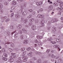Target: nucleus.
Returning <instances> with one entry per match:
<instances>
[{
    "mask_svg": "<svg viewBox=\"0 0 63 63\" xmlns=\"http://www.w3.org/2000/svg\"><path fill=\"white\" fill-rule=\"evenodd\" d=\"M23 59V62H25L27 61V59L28 58L27 57L25 56H23L22 57Z\"/></svg>",
    "mask_w": 63,
    "mask_h": 63,
    "instance_id": "1",
    "label": "nucleus"
},
{
    "mask_svg": "<svg viewBox=\"0 0 63 63\" xmlns=\"http://www.w3.org/2000/svg\"><path fill=\"white\" fill-rule=\"evenodd\" d=\"M54 47L55 48H57L58 47L59 51L60 50V49L59 48V45H55L54 46Z\"/></svg>",
    "mask_w": 63,
    "mask_h": 63,
    "instance_id": "2",
    "label": "nucleus"
},
{
    "mask_svg": "<svg viewBox=\"0 0 63 63\" xmlns=\"http://www.w3.org/2000/svg\"><path fill=\"white\" fill-rule=\"evenodd\" d=\"M58 21V20L57 19H53L51 20V22L52 23H54V22H56Z\"/></svg>",
    "mask_w": 63,
    "mask_h": 63,
    "instance_id": "3",
    "label": "nucleus"
},
{
    "mask_svg": "<svg viewBox=\"0 0 63 63\" xmlns=\"http://www.w3.org/2000/svg\"><path fill=\"white\" fill-rule=\"evenodd\" d=\"M43 4V1H40V2H37L36 3V4L37 6H41Z\"/></svg>",
    "mask_w": 63,
    "mask_h": 63,
    "instance_id": "4",
    "label": "nucleus"
},
{
    "mask_svg": "<svg viewBox=\"0 0 63 63\" xmlns=\"http://www.w3.org/2000/svg\"><path fill=\"white\" fill-rule=\"evenodd\" d=\"M44 20H42V21L40 22V24H41L42 25L41 26V27H42V26H45V25L44 24Z\"/></svg>",
    "mask_w": 63,
    "mask_h": 63,
    "instance_id": "5",
    "label": "nucleus"
},
{
    "mask_svg": "<svg viewBox=\"0 0 63 63\" xmlns=\"http://www.w3.org/2000/svg\"><path fill=\"white\" fill-rule=\"evenodd\" d=\"M28 43V40H25L23 42L24 44H26Z\"/></svg>",
    "mask_w": 63,
    "mask_h": 63,
    "instance_id": "6",
    "label": "nucleus"
},
{
    "mask_svg": "<svg viewBox=\"0 0 63 63\" xmlns=\"http://www.w3.org/2000/svg\"><path fill=\"white\" fill-rule=\"evenodd\" d=\"M37 16L38 17H39V18H42V17H43V16H44V15H43L39 14Z\"/></svg>",
    "mask_w": 63,
    "mask_h": 63,
    "instance_id": "7",
    "label": "nucleus"
},
{
    "mask_svg": "<svg viewBox=\"0 0 63 63\" xmlns=\"http://www.w3.org/2000/svg\"><path fill=\"white\" fill-rule=\"evenodd\" d=\"M38 45L39 47H41L42 46V44L41 42H39L38 43Z\"/></svg>",
    "mask_w": 63,
    "mask_h": 63,
    "instance_id": "8",
    "label": "nucleus"
},
{
    "mask_svg": "<svg viewBox=\"0 0 63 63\" xmlns=\"http://www.w3.org/2000/svg\"><path fill=\"white\" fill-rule=\"evenodd\" d=\"M32 29L33 30H35L36 29V26H32Z\"/></svg>",
    "mask_w": 63,
    "mask_h": 63,
    "instance_id": "9",
    "label": "nucleus"
},
{
    "mask_svg": "<svg viewBox=\"0 0 63 63\" xmlns=\"http://www.w3.org/2000/svg\"><path fill=\"white\" fill-rule=\"evenodd\" d=\"M18 59L19 60L17 61H16V62L17 63H21V60H20V57H19L18 58Z\"/></svg>",
    "mask_w": 63,
    "mask_h": 63,
    "instance_id": "10",
    "label": "nucleus"
},
{
    "mask_svg": "<svg viewBox=\"0 0 63 63\" xmlns=\"http://www.w3.org/2000/svg\"><path fill=\"white\" fill-rule=\"evenodd\" d=\"M22 32L23 33H26L27 32V30L24 29H22Z\"/></svg>",
    "mask_w": 63,
    "mask_h": 63,
    "instance_id": "11",
    "label": "nucleus"
},
{
    "mask_svg": "<svg viewBox=\"0 0 63 63\" xmlns=\"http://www.w3.org/2000/svg\"><path fill=\"white\" fill-rule=\"evenodd\" d=\"M53 7L52 6H49L48 8V9L50 10H51L52 9Z\"/></svg>",
    "mask_w": 63,
    "mask_h": 63,
    "instance_id": "12",
    "label": "nucleus"
},
{
    "mask_svg": "<svg viewBox=\"0 0 63 63\" xmlns=\"http://www.w3.org/2000/svg\"><path fill=\"white\" fill-rule=\"evenodd\" d=\"M27 20V19H25L24 21V23H25V24H27V23H28Z\"/></svg>",
    "mask_w": 63,
    "mask_h": 63,
    "instance_id": "13",
    "label": "nucleus"
},
{
    "mask_svg": "<svg viewBox=\"0 0 63 63\" xmlns=\"http://www.w3.org/2000/svg\"><path fill=\"white\" fill-rule=\"evenodd\" d=\"M15 16L16 18H18L20 17V15H19L16 14L15 15Z\"/></svg>",
    "mask_w": 63,
    "mask_h": 63,
    "instance_id": "14",
    "label": "nucleus"
},
{
    "mask_svg": "<svg viewBox=\"0 0 63 63\" xmlns=\"http://www.w3.org/2000/svg\"><path fill=\"white\" fill-rule=\"evenodd\" d=\"M21 25H19L18 26L17 28L18 29H21Z\"/></svg>",
    "mask_w": 63,
    "mask_h": 63,
    "instance_id": "15",
    "label": "nucleus"
},
{
    "mask_svg": "<svg viewBox=\"0 0 63 63\" xmlns=\"http://www.w3.org/2000/svg\"><path fill=\"white\" fill-rule=\"evenodd\" d=\"M43 37L42 36H41L39 35H38V36H37V39H42V38Z\"/></svg>",
    "mask_w": 63,
    "mask_h": 63,
    "instance_id": "16",
    "label": "nucleus"
},
{
    "mask_svg": "<svg viewBox=\"0 0 63 63\" xmlns=\"http://www.w3.org/2000/svg\"><path fill=\"white\" fill-rule=\"evenodd\" d=\"M55 30L54 28H53L52 30V32L53 33H55Z\"/></svg>",
    "mask_w": 63,
    "mask_h": 63,
    "instance_id": "17",
    "label": "nucleus"
},
{
    "mask_svg": "<svg viewBox=\"0 0 63 63\" xmlns=\"http://www.w3.org/2000/svg\"><path fill=\"white\" fill-rule=\"evenodd\" d=\"M18 37V33H16L14 35V37L15 38H16Z\"/></svg>",
    "mask_w": 63,
    "mask_h": 63,
    "instance_id": "18",
    "label": "nucleus"
},
{
    "mask_svg": "<svg viewBox=\"0 0 63 63\" xmlns=\"http://www.w3.org/2000/svg\"><path fill=\"white\" fill-rule=\"evenodd\" d=\"M13 5H16V2L15 1H13Z\"/></svg>",
    "mask_w": 63,
    "mask_h": 63,
    "instance_id": "19",
    "label": "nucleus"
},
{
    "mask_svg": "<svg viewBox=\"0 0 63 63\" xmlns=\"http://www.w3.org/2000/svg\"><path fill=\"white\" fill-rule=\"evenodd\" d=\"M35 53L36 54H41L42 53L40 52L37 51Z\"/></svg>",
    "mask_w": 63,
    "mask_h": 63,
    "instance_id": "20",
    "label": "nucleus"
},
{
    "mask_svg": "<svg viewBox=\"0 0 63 63\" xmlns=\"http://www.w3.org/2000/svg\"><path fill=\"white\" fill-rule=\"evenodd\" d=\"M20 39H21V40H23V39H24V38H23V35H20Z\"/></svg>",
    "mask_w": 63,
    "mask_h": 63,
    "instance_id": "21",
    "label": "nucleus"
},
{
    "mask_svg": "<svg viewBox=\"0 0 63 63\" xmlns=\"http://www.w3.org/2000/svg\"><path fill=\"white\" fill-rule=\"evenodd\" d=\"M9 61L10 62H12L14 61V59L11 58L9 59Z\"/></svg>",
    "mask_w": 63,
    "mask_h": 63,
    "instance_id": "22",
    "label": "nucleus"
},
{
    "mask_svg": "<svg viewBox=\"0 0 63 63\" xmlns=\"http://www.w3.org/2000/svg\"><path fill=\"white\" fill-rule=\"evenodd\" d=\"M26 51H25L23 52L22 55L23 56L24 55H25L26 54Z\"/></svg>",
    "mask_w": 63,
    "mask_h": 63,
    "instance_id": "23",
    "label": "nucleus"
},
{
    "mask_svg": "<svg viewBox=\"0 0 63 63\" xmlns=\"http://www.w3.org/2000/svg\"><path fill=\"white\" fill-rule=\"evenodd\" d=\"M56 2L58 3H61V2H62V1L60 0H57L56 1Z\"/></svg>",
    "mask_w": 63,
    "mask_h": 63,
    "instance_id": "24",
    "label": "nucleus"
},
{
    "mask_svg": "<svg viewBox=\"0 0 63 63\" xmlns=\"http://www.w3.org/2000/svg\"><path fill=\"white\" fill-rule=\"evenodd\" d=\"M53 5L54 6H57L58 4L57 3H53Z\"/></svg>",
    "mask_w": 63,
    "mask_h": 63,
    "instance_id": "25",
    "label": "nucleus"
},
{
    "mask_svg": "<svg viewBox=\"0 0 63 63\" xmlns=\"http://www.w3.org/2000/svg\"><path fill=\"white\" fill-rule=\"evenodd\" d=\"M2 60H4V61H6V60H7V58H3L2 59Z\"/></svg>",
    "mask_w": 63,
    "mask_h": 63,
    "instance_id": "26",
    "label": "nucleus"
},
{
    "mask_svg": "<svg viewBox=\"0 0 63 63\" xmlns=\"http://www.w3.org/2000/svg\"><path fill=\"white\" fill-rule=\"evenodd\" d=\"M37 62L38 63H40L41 62V60L40 59H39L38 60Z\"/></svg>",
    "mask_w": 63,
    "mask_h": 63,
    "instance_id": "27",
    "label": "nucleus"
},
{
    "mask_svg": "<svg viewBox=\"0 0 63 63\" xmlns=\"http://www.w3.org/2000/svg\"><path fill=\"white\" fill-rule=\"evenodd\" d=\"M2 19H6L7 18V16H5L4 17H2Z\"/></svg>",
    "mask_w": 63,
    "mask_h": 63,
    "instance_id": "28",
    "label": "nucleus"
},
{
    "mask_svg": "<svg viewBox=\"0 0 63 63\" xmlns=\"http://www.w3.org/2000/svg\"><path fill=\"white\" fill-rule=\"evenodd\" d=\"M47 40L48 41L50 42V41H52V38H50V39H48Z\"/></svg>",
    "mask_w": 63,
    "mask_h": 63,
    "instance_id": "29",
    "label": "nucleus"
},
{
    "mask_svg": "<svg viewBox=\"0 0 63 63\" xmlns=\"http://www.w3.org/2000/svg\"><path fill=\"white\" fill-rule=\"evenodd\" d=\"M10 33L9 32H7V35L8 36H10Z\"/></svg>",
    "mask_w": 63,
    "mask_h": 63,
    "instance_id": "30",
    "label": "nucleus"
},
{
    "mask_svg": "<svg viewBox=\"0 0 63 63\" xmlns=\"http://www.w3.org/2000/svg\"><path fill=\"white\" fill-rule=\"evenodd\" d=\"M22 15L23 16H25L26 15V13L25 12H24L22 13Z\"/></svg>",
    "mask_w": 63,
    "mask_h": 63,
    "instance_id": "31",
    "label": "nucleus"
},
{
    "mask_svg": "<svg viewBox=\"0 0 63 63\" xmlns=\"http://www.w3.org/2000/svg\"><path fill=\"white\" fill-rule=\"evenodd\" d=\"M61 41V39H57V42H59Z\"/></svg>",
    "mask_w": 63,
    "mask_h": 63,
    "instance_id": "32",
    "label": "nucleus"
},
{
    "mask_svg": "<svg viewBox=\"0 0 63 63\" xmlns=\"http://www.w3.org/2000/svg\"><path fill=\"white\" fill-rule=\"evenodd\" d=\"M33 23L32 22H30L28 24L29 25H30V26Z\"/></svg>",
    "mask_w": 63,
    "mask_h": 63,
    "instance_id": "33",
    "label": "nucleus"
},
{
    "mask_svg": "<svg viewBox=\"0 0 63 63\" xmlns=\"http://www.w3.org/2000/svg\"><path fill=\"white\" fill-rule=\"evenodd\" d=\"M23 6L24 7H25L26 6V3H24L23 4Z\"/></svg>",
    "mask_w": 63,
    "mask_h": 63,
    "instance_id": "34",
    "label": "nucleus"
},
{
    "mask_svg": "<svg viewBox=\"0 0 63 63\" xmlns=\"http://www.w3.org/2000/svg\"><path fill=\"white\" fill-rule=\"evenodd\" d=\"M34 18H32L31 19V20H30V21H31V22H33V21H34Z\"/></svg>",
    "mask_w": 63,
    "mask_h": 63,
    "instance_id": "35",
    "label": "nucleus"
},
{
    "mask_svg": "<svg viewBox=\"0 0 63 63\" xmlns=\"http://www.w3.org/2000/svg\"><path fill=\"white\" fill-rule=\"evenodd\" d=\"M62 59H59L58 61V62H61V61H62Z\"/></svg>",
    "mask_w": 63,
    "mask_h": 63,
    "instance_id": "36",
    "label": "nucleus"
},
{
    "mask_svg": "<svg viewBox=\"0 0 63 63\" xmlns=\"http://www.w3.org/2000/svg\"><path fill=\"white\" fill-rule=\"evenodd\" d=\"M50 51V50L49 49H47L46 51V52L47 53H48Z\"/></svg>",
    "mask_w": 63,
    "mask_h": 63,
    "instance_id": "37",
    "label": "nucleus"
},
{
    "mask_svg": "<svg viewBox=\"0 0 63 63\" xmlns=\"http://www.w3.org/2000/svg\"><path fill=\"white\" fill-rule=\"evenodd\" d=\"M25 48H21V50L22 51H24V50H25Z\"/></svg>",
    "mask_w": 63,
    "mask_h": 63,
    "instance_id": "38",
    "label": "nucleus"
},
{
    "mask_svg": "<svg viewBox=\"0 0 63 63\" xmlns=\"http://www.w3.org/2000/svg\"><path fill=\"white\" fill-rule=\"evenodd\" d=\"M22 10L21 9H20L18 12V13H22Z\"/></svg>",
    "mask_w": 63,
    "mask_h": 63,
    "instance_id": "39",
    "label": "nucleus"
},
{
    "mask_svg": "<svg viewBox=\"0 0 63 63\" xmlns=\"http://www.w3.org/2000/svg\"><path fill=\"white\" fill-rule=\"evenodd\" d=\"M51 56L53 58H55V57H56V56L54 55L53 54Z\"/></svg>",
    "mask_w": 63,
    "mask_h": 63,
    "instance_id": "40",
    "label": "nucleus"
},
{
    "mask_svg": "<svg viewBox=\"0 0 63 63\" xmlns=\"http://www.w3.org/2000/svg\"><path fill=\"white\" fill-rule=\"evenodd\" d=\"M43 11V9L42 8H40L39 10V12H42Z\"/></svg>",
    "mask_w": 63,
    "mask_h": 63,
    "instance_id": "41",
    "label": "nucleus"
},
{
    "mask_svg": "<svg viewBox=\"0 0 63 63\" xmlns=\"http://www.w3.org/2000/svg\"><path fill=\"white\" fill-rule=\"evenodd\" d=\"M48 2L49 4H52V2L51 1H50V0H48Z\"/></svg>",
    "mask_w": 63,
    "mask_h": 63,
    "instance_id": "42",
    "label": "nucleus"
},
{
    "mask_svg": "<svg viewBox=\"0 0 63 63\" xmlns=\"http://www.w3.org/2000/svg\"><path fill=\"white\" fill-rule=\"evenodd\" d=\"M11 46L12 47H14V43H12L11 44Z\"/></svg>",
    "mask_w": 63,
    "mask_h": 63,
    "instance_id": "43",
    "label": "nucleus"
},
{
    "mask_svg": "<svg viewBox=\"0 0 63 63\" xmlns=\"http://www.w3.org/2000/svg\"><path fill=\"white\" fill-rule=\"evenodd\" d=\"M3 8V5L2 4L0 3V8Z\"/></svg>",
    "mask_w": 63,
    "mask_h": 63,
    "instance_id": "44",
    "label": "nucleus"
},
{
    "mask_svg": "<svg viewBox=\"0 0 63 63\" xmlns=\"http://www.w3.org/2000/svg\"><path fill=\"white\" fill-rule=\"evenodd\" d=\"M63 5V2L61 3L60 5V6L61 7H62Z\"/></svg>",
    "mask_w": 63,
    "mask_h": 63,
    "instance_id": "45",
    "label": "nucleus"
},
{
    "mask_svg": "<svg viewBox=\"0 0 63 63\" xmlns=\"http://www.w3.org/2000/svg\"><path fill=\"white\" fill-rule=\"evenodd\" d=\"M1 50L2 52H4L6 51V50H5L4 49H2Z\"/></svg>",
    "mask_w": 63,
    "mask_h": 63,
    "instance_id": "46",
    "label": "nucleus"
},
{
    "mask_svg": "<svg viewBox=\"0 0 63 63\" xmlns=\"http://www.w3.org/2000/svg\"><path fill=\"white\" fill-rule=\"evenodd\" d=\"M22 32L21 31H19L18 32V33H19L20 34H22Z\"/></svg>",
    "mask_w": 63,
    "mask_h": 63,
    "instance_id": "47",
    "label": "nucleus"
},
{
    "mask_svg": "<svg viewBox=\"0 0 63 63\" xmlns=\"http://www.w3.org/2000/svg\"><path fill=\"white\" fill-rule=\"evenodd\" d=\"M28 11L31 12H32V9H29L28 10Z\"/></svg>",
    "mask_w": 63,
    "mask_h": 63,
    "instance_id": "48",
    "label": "nucleus"
},
{
    "mask_svg": "<svg viewBox=\"0 0 63 63\" xmlns=\"http://www.w3.org/2000/svg\"><path fill=\"white\" fill-rule=\"evenodd\" d=\"M16 1H17V2H19V1H21V2H22V1H23V0H16Z\"/></svg>",
    "mask_w": 63,
    "mask_h": 63,
    "instance_id": "49",
    "label": "nucleus"
},
{
    "mask_svg": "<svg viewBox=\"0 0 63 63\" xmlns=\"http://www.w3.org/2000/svg\"><path fill=\"white\" fill-rule=\"evenodd\" d=\"M8 3L7 2H4V5H5V6H7V5H8Z\"/></svg>",
    "mask_w": 63,
    "mask_h": 63,
    "instance_id": "50",
    "label": "nucleus"
},
{
    "mask_svg": "<svg viewBox=\"0 0 63 63\" xmlns=\"http://www.w3.org/2000/svg\"><path fill=\"white\" fill-rule=\"evenodd\" d=\"M35 21L36 23H38L39 22V21L38 20L36 19L35 20Z\"/></svg>",
    "mask_w": 63,
    "mask_h": 63,
    "instance_id": "51",
    "label": "nucleus"
},
{
    "mask_svg": "<svg viewBox=\"0 0 63 63\" xmlns=\"http://www.w3.org/2000/svg\"><path fill=\"white\" fill-rule=\"evenodd\" d=\"M32 52H30V53H29L28 54V55H31V54H32Z\"/></svg>",
    "mask_w": 63,
    "mask_h": 63,
    "instance_id": "52",
    "label": "nucleus"
},
{
    "mask_svg": "<svg viewBox=\"0 0 63 63\" xmlns=\"http://www.w3.org/2000/svg\"><path fill=\"white\" fill-rule=\"evenodd\" d=\"M35 14H36V12L35 11H34L32 13L33 15H35Z\"/></svg>",
    "mask_w": 63,
    "mask_h": 63,
    "instance_id": "53",
    "label": "nucleus"
},
{
    "mask_svg": "<svg viewBox=\"0 0 63 63\" xmlns=\"http://www.w3.org/2000/svg\"><path fill=\"white\" fill-rule=\"evenodd\" d=\"M9 50L10 52H12L13 51V49L11 48H9Z\"/></svg>",
    "mask_w": 63,
    "mask_h": 63,
    "instance_id": "54",
    "label": "nucleus"
},
{
    "mask_svg": "<svg viewBox=\"0 0 63 63\" xmlns=\"http://www.w3.org/2000/svg\"><path fill=\"white\" fill-rule=\"evenodd\" d=\"M31 49V48L29 47L27 48V50H30Z\"/></svg>",
    "mask_w": 63,
    "mask_h": 63,
    "instance_id": "55",
    "label": "nucleus"
},
{
    "mask_svg": "<svg viewBox=\"0 0 63 63\" xmlns=\"http://www.w3.org/2000/svg\"><path fill=\"white\" fill-rule=\"evenodd\" d=\"M4 56H5V57H7V54L6 53H5V54H4Z\"/></svg>",
    "mask_w": 63,
    "mask_h": 63,
    "instance_id": "56",
    "label": "nucleus"
},
{
    "mask_svg": "<svg viewBox=\"0 0 63 63\" xmlns=\"http://www.w3.org/2000/svg\"><path fill=\"white\" fill-rule=\"evenodd\" d=\"M47 63V60L45 61L43 63Z\"/></svg>",
    "mask_w": 63,
    "mask_h": 63,
    "instance_id": "57",
    "label": "nucleus"
},
{
    "mask_svg": "<svg viewBox=\"0 0 63 63\" xmlns=\"http://www.w3.org/2000/svg\"><path fill=\"white\" fill-rule=\"evenodd\" d=\"M10 29H13V26H11L10 27Z\"/></svg>",
    "mask_w": 63,
    "mask_h": 63,
    "instance_id": "58",
    "label": "nucleus"
},
{
    "mask_svg": "<svg viewBox=\"0 0 63 63\" xmlns=\"http://www.w3.org/2000/svg\"><path fill=\"white\" fill-rule=\"evenodd\" d=\"M10 58H14V55H11V56H10Z\"/></svg>",
    "mask_w": 63,
    "mask_h": 63,
    "instance_id": "59",
    "label": "nucleus"
},
{
    "mask_svg": "<svg viewBox=\"0 0 63 63\" xmlns=\"http://www.w3.org/2000/svg\"><path fill=\"white\" fill-rule=\"evenodd\" d=\"M14 13H12L11 15V17H12L13 16H14Z\"/></svg>",
    "mask_w": 63,
    "mask_h": 63,
    "instance_id": "60",
    "label": "nucleus"
},
{
    "mask_svg": "<svg viewBox=\"0 0 63 63\" xmlns=\"http://www.w3.org/2000/svg\"><path fill=\"white\" fill-rule=\"evenodd\" d=\"M11 9L12 10H14L15 9V7H11Z\"/></svg>",
    "mask_w": 63,
    "mask_h": 63,
    "instance_id": "61",
    "label": "nucleus"
},
{
    "mask_svg": "<svg viewBox=\"0 0 63 63\" xmlns=\"http://www.w3.org/2000/svg\"><path fill=\"white\" fill-rule=\"evenodd\" d=\"M57 10H60V8L59 7H58L57 8Z\"/></svg>",
    "mask_w": 63,
    "mask_h": 63,
    "instance_id": "62",
    "label": "nucleus"
},
{
    "mask_svg": "<svg viewBox=\"0 0 63 63\" xmlns=\"http://www.w3.org/2000/svg\"><path fill=\"white\" fill-rule=\"evenodd\" d=\"M21 20L22 21L24 20V18H21Z\"/></svg>",
    "mask_w": 63,
    "mask_h": 63,
    "instance_id": "63",
    "label": "nucleus"
},
{
    "mask_svg": "<svg viewBox=\"0 0 63 63\" xmlns=\"http://www.w3.org/2000/svg\"><path fill=\"white\" fill-rule=\"evenodd\" d=\"M33 59L34 60H36V58L35 57H34L33 58Z\"/></svg>",
    "mask_w": 63,
    "mask_h": 63,
    "instance_id": "64",
    "label": "nucleus"
}]
</instances>
